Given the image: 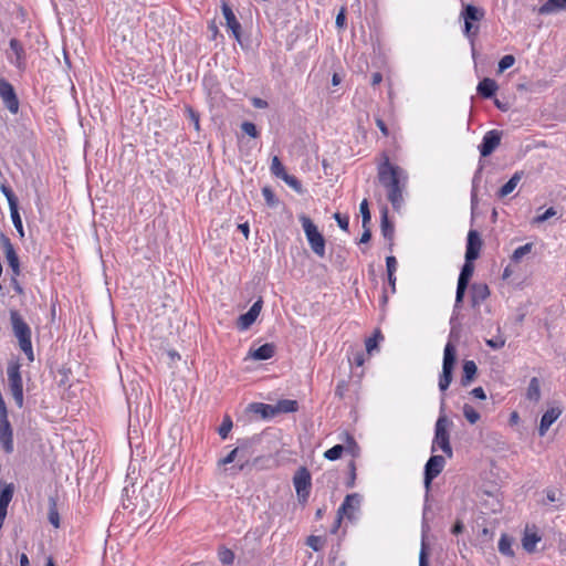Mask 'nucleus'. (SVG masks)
<instances>
[{"instance_id":"obj_1","label":"nucleus","mask_w":566,"mask_h":566,"mask_svg":"<svg viewBox=\"0 0 566 566\" xmlns=\"http://www.w3.org/2000/svg\"><path fill=\"white\" fill-rule=\"evenodd\" d=\"M378 180L387 191V198L392 208L398 210L403 201L402 191L407 180V175L399 166L390 164L386 158L384 163L378 166Z\"/></svg>"},{"instance_id":"obj_2","label":"nucleus","mask_w":566,"mask_h":566,"mask_svg":"<svg viewBox=\"0 0 566 566\" xmlns=\"http://www.w3.org/2000/svg\"><path fill=\"white\" fill-rule=\"evenodd\" d=\"M10 322L14 336L19 340L21 350L25 354L29 361L34 360V354L31 342V328L24 322L23 317L17 310H10Z\"/></svg>"},{"instance_id":"obj_3","label":"nucleus","mask_w":566,"mask_h":566,"mask_svg":"<svg viewBox=\"0 0 566 566\" xmlns=\"http://www.w3.org/2000/svg\"><path fill=\"white\" fill-rule=\"evenodd\" d=\"M449 424L450 421L444 415H441L438 418L434 427V438L431 446V452L433 453L437 451V448H440L448 458H452L453 451L450 444V434L448 431Z\"/></svg>"},{"instance_id":"obj_4","label":"nucleus","mask_w":566,"mask_h":566,"mask_svg":"<svg viewBox=\"0 0 566 566\" xmlns=\"http://www.w3.org/2000/svg\"><path fill=\"white\" fill-rule=\"evenodd\" d=\"M303 230L312 251L319 258L325 256V239L318 231L317 227L313 223L311 218L305 214L300 216Z\"/></svg>"},{"instance_id":"obj_5","label":"nucleus","mask_w":566,"mask_h":566,"mask_svg":"<svg viewBox=\"0 0 566 566\" xmlns=\"http://www.w3.org/2000/svg\"><path fill=\"white\" fill-rule=\"evenodd\" d=\"M455 360V346L452 343L448 342L443 350L442 371L439 377V389L441 391H446L452 381V373Z\"/></svg>"},{"instance_id":"obj_6","label":"nucleus","mask_w":566,"mask_h":566,"mask_svg":"<svg viewBox=\"0 0 566 566\" xmlns=\"http://www.w3.org/2000/svg\"><path fill=\"white\" fill-rule=\"evenodd\" d=\"M461 17L464 20V35L473 42L479 32V25L474 22H479L484 18V10L473 4H465L461 11Z\"/></svg>"},{"instance_id":"obj_7","label":"nucleus","mask_w":566,"mask_h":566,"mask_svg":"<svg viewBox=\"0 0 566 566\" xmlns=\"http://www.w3.org/2000/svg\"><path fill=\"white\" fill-rule=\"evenodd\" d=\"M21 365L18 361L9 363L7 367L8 385L10 392L19 408L23 407V382L20 371Z\"/></svg>"},{"instance_id":"obj_8","label":"nucleus","mask_w":566,"mask_h":566,"mask_svg":"<svg viewBox=\"0 0 566 566\" xmlns=\"http://www.w3.org/2000/svg\"><path fill=\"white\" fill-rule=\"evenodd\" d=\"M293 485L296 491L297 500L301 504H305L310 497L312 489L311 472L306 467H300L293 476Z\"/></svg>"},{"instance_id":"obj_9","label":"nucleus","mask_w":566,"mask_h":566,"mask_svg":"<svg viewBox=\"0 0 566 566\" xmlns=\"http://www.w3.org/2000/svg\"><path fill=\"white\" fill-rule=\"evenodd\" d=\"M361 496L358 493L346 495L344 502L337 510L336 524L333 532H336L343 517H347L348 520H353L355 517V513L359 510Z\"/></svg>"},{"instance_id":"obj_10","label":"nucleus","mask_w":566,"mask_h":566,"mask_svg":"<svg viewBox=\"0 0 566 566\" xmlns=\"http://www.w3.org/2000/svg\"><path fill=\"white\" fill-rule=\"evenodd\" d=\"M473 262L474 261H468V259H465L464 264L461 269V272H460V275L458 279L454 308L460 307L463 302L470 279L472 277L473 272H474Z\"/></svg>"},{"instance_id":"obj_11","label":"nucleus","mask_w":566,"mask_h":566,"mask_svg":"<svg viewBox=\"0 0 566 566\" xmlns=\"http://www.w3.org/2000/svg\"><path fill=\"white\" fill-rule=\"evenodd\" d=\"M446 459L442 455H431L424 465V486L427 493L430 490L432 480L444 469Z\"/></svg>"},{"instance_id":"obj_12","label":"nucleus","mask_w":566,"mask_h":566,"mask_svg":"<svg viewBox=\"0 0 566 566\" xmlns=\"http://www.w3.org/2000/svg\"><path fill=\"white\" fill-rule=\"evenodd\" d=\"M0 97L10 113L17 114L19 111V99L12 84L3 77H0Z\"/></svg>"},{"instance_id":"obj_13","label":"nucleus","mask_w":566,"mask_h":566,"mask_svg":"<svg viewBox=\"0 0 566 566\" xmlns=\"http://www.w3.org/2000/svg\"><path fill=\"white\" fill-rule=\"evenodd\" d=\"M502 132L491 129L486 132L479 145V150L482 157L490 156L501 144Z\"/></svg>"},{"instance_id":"obj_14","label":"nucleus","mask_w":566,"mask_h":566,"mask_svg":"<svg viewBox=\"0 0 566 566\" xmlns=\"http://www.w3.org/2000/svg\"><path fill=\"white\" fill-rule=\"evenodd\" d=\"M0 240L2 243V248H3V252L6 255L7 262H8L9 266L11 268L12 273L14 274V276H19L21 273L20 261H19V256L14 250L13 244L11 243L10 239L4 234H1Z\"/></svg>"},{"instance_id":"obj_15","label":"nucleus","mask_w":566,"mask_h":566,"mask_svg":"<svg viewBox=\"0 0 566 566\" xmlns=\"http://www.w3.org/2000/svg\"><path fill=\"white\" fill-rule=\"evenodd\" d=\"M12 54H8V60L18 70L23 71L25 69V51L22 43L13 38L9 42Z\"/></svg>"},{"instance_id":"obj_16","label":"nucleus","mask_w":566,"mask_h":566,"mask_svg":"<svg viewBox=\"0 0 566 566\" xmlns=\"http://www.w3.org/2000/svg\"><path fill=\"white\" fill-rule=\"evenodd\" d=\"M262 305V298L255 301L247 313L239 316L237 327L240 331H247L248 328H250V326L256 321L258 316L260 315Z\"/></svg>"},{"instance_id":"obj_17","label":"nucleus","mask_w":566,"mask_h":566,"mask_svg":"<svg viewBox=\"0 0 566 566\" xmlns=\"http://www.w3.org/2000/svg\"><path fill=\"white\" fill-rule=\"evenodd\" d=\"M482 249V239L476 230H470L467 238L465 259L475 261Z\"/></svg>"},{"instance_id":"obj_18","label":"nucleus","mask_w":566,"mask_h":566,"mask_svg":"<svg viewBox=\"0 0 566 566\" xmlns=\"http://www.w3.org/2000/svg\"><path fill=\"white\" fill-rule=\"evenodd\" d=\"M222 14L226 19L227 28L232 32V35L237 41L241 40V24L238 21L233 10L227 1H222L221 4Z\"/></svg>"},{"instance_id":"obj_19","label":"nucleus","mask_w":566,"mask_h":566,"mask_svg":"<svg viewBox=\"0 0 566 566\" xmlns=\"http://www.w3.org/2000/svg\"><path fill=\"white\" fill-rule=\"evenodd\" d=\"M0 444L6 453L13 452V433L8 418L0 419Z\"/></svg>"},{"instance_id":"obj_20","label":"nucleus","mask_w":566,"mask_h":566,"mask_svg":"<svg viewBox=\"0 0 566 566\" xmlns=\"http://www.w3.org/2000/svg\"><path fill=\"white\" fill-rule=\"evenodd\" d=\"M470 296L472 307H479L490 296V289L485 283H473Z\"/></svg>"},{"instance_id":"obj_21","label":"nucleus","mask_w":566,"mask_h":566,"mask_svg":"<svg viewBox=\"0 0 566 566\" xmlns=\"http://www.w3.org/2000/svg\"><path fill=\"white\" fill-rule=\"evenodd\" d=\"M562 415V410L557 407L549 408L541 418V423L538 427L539 437H544L549 429V427L558 419Z\"/></svg>"},{"instance_id":"obj_22","label":"nucleus","mask_w":566,"mask_h":566,"mask_svg":"<svg viewBox=\"0 0 566 566\" xmlns=\"http://www.w3.org/2000/svg\"><path fill=\"white\" fill-rule=\"evenodd\" d=\"M238 457V465L239 470L242 471L249 464V459L243 457V450L240 448L233 449L226 458L219 461V464L226 465L232 463Z\"/></svg>"},{"instance_id":"obj_23","label":"nucleus","mask_w":566,"mask_h":566,"mask_svg":"<svg viewBox=\"0 0 566 566\" xmlns=\"http://www.w3.org/2000/svg\"><path fill=\"white\" fill-rule=\"evenodd\" d=\"M275 354V345L272 343H266L261 345L254 350H250V355L255 360H266L274 356Z\"/></svg>"},{"instance_id":"obj_24","label":"nucleus","mask_w":566,"mask_h":566,"mask_svg":"<svg viewBox=\"0 0 566 566\" xmlns=\"http://www.w3.org/2000/svg\"><path fill=\"white\" fill-rule=\"evenodd\" d=\"M250 411L255 415H260L262 419H270L276 416L275 406L266 405L262 402L251 403L249 407Z\"/></svg>"},{"instance_id":"obj_25","label":"nucleus","mask_w":566,"mask_h":566,"mask_svg":"<svg viewBox=\"0 0 566 566\" xmlns=\"http://www.w3.org/2000/svg\"><path fill=\"white\" fill-rule=\"evenodd\" d=\"M497 88L499 86L494 80L485 77L478 84L476 91L482 97L491 98Z\"/></svg>"},{"instance_id":"obj_26","label":"nucleus","mask_w":566,"mask_h":566,"mask_svg":"<svg viewBox=\"0 0 566 566\" xmlns=\"http://www.w3.org/2000/svg\"><path fill=\"white\" fill-rule=\"evenodd\" d=\"M478 371L476 364L473 360H464L462 366L461 385L467 387L474 379Z\"/></svg>"},{"instance_id":"obj_27","label":"nucleus","mask_w":566,"mask_h":566,"mask_svg":"<svg viewBox=\"0 0 566 566\" xmlns=\"http://www.w3.org/2000/svg\"><path fill=\"white\" fill-rule=\"evenodd\" d=\"M523 177V171H516L507 182H505L500 190L497 191L499 198H504L509 196L511 192L514 191V189L517 187L518 182L521 181Z\"/></svg>"},{"instance_id":"obj_28","label":"nucleus","mask_w":566,"mask_h":566,"mask_svg":"<svg viewBox=\"0 0 566 566\" xmlns=\"http://www.w3.org/2000/svg\"><path fill=\"white\" fill-rule=\"evenodd\" d=\"M380 230L385 239L389 241L392 240L395 228L394 224L389 221L387 208L381 210Z\"/></svg>"},{"instance_id":"obj_29","label":"nucleus","mask_w":566,"mask_h":566,"mask_svg":"<svg viewBox=\"0 0 566 566\" xmlns=\"http://www.w3.org/2000/svg\"><path fill=\"white\" fill-rule=\"evenodd\" d=\"M558 10H566V0H547L539 7V14H549Z\"/></svg>"},{"instance_id":"obj_30","label":"nucleus","mask_w":566,"mask_h":566,"mask_svg":"<svg viewBox=\"0 0 566 566\" xmlns=\"http://www.w3.org/2000/svg\"><path fill=\"white\" fill-rule=\"evenodd\" d=\"M526 398L531 401L537 402L541 399V384L538 378L533 377L530 380L527 390H526Z\"/></svg>"},{"instance_id":"obj_31","label":"nucleus","mask_w":566,"mask_h":566,"mask_svg":"<svg viewBox=\"0 0 566 566\" xmlns=\"http://www.w3.org/2000/svg\"><path fill=\"white\" fill-rule=\"evenodd\" d=\"M345 452L353 457V460L360 455V448L353 436L345 432Z\"/></svg>"},{"instance_id":"obj_32","label":"nucleus","mask_w":566,"mask_h":566,"mask_svg":"<svg viewBox=\"0 0 566 566\" xmlns=\"http://www.w3.org/2000/svg\"><path fill=\"white\" fill-rule=\"evenodd\" d=\"M512 538L507 534H502L499 541V552L507 557L514 556V551L512 548Z\"/></svg>"},{"instance_id":"obj_33","label":"nucleus","mask_w":566,"mask_h":566,"mask_svg":"<svg viewBox=\"0 0 566 566\" xmlns=\"http://www.w3.org/2000/svg\"><path fill=\"white\" fill-rule=\"evenodd\" d=\"M541 541V536H538L536 533H528L526 532L522 539L523 548L532 553L535 551L536 544Z\"/></svg>"},{"instance_id":"obj_34","label":"nucleus","mask_w":566,"mask_h":566,"mask_svg":"<svg viewBox=\"0 0 566 566\" xmlns=\"http://www.w3.org/2000/svg\"><path fill=\"white\" fill-rule=\"evenodd\" d=\"M298 408V403L296 400L291 399H282L275 405L276 415L280 412H294Z\"/></svg>"},{"instance_id":"obj_35","label":"nucleus","mask_w":566,"mask_h":566,"mask_svg":"<svg viewBox=\"0 0 566 566\" xmlns=\"http://www.w3.org/2000/svg\"><path fill=\"white\" fill-rule=\"evenodd\" d=\"M545 499L542 501L543 505L548 503L559 502L563 497V492L557 488H547L544 490Z\"/></svg>"},{"instance_id":"obj_36","label":"nucleus","mask_w":566,"mask_h":566,"mask_svg":"<svg viewBox=\"0 0 566 566\" xmlns=\"http://www.w3.org/2000/svg\"><path fill=\"white\" fill-rule=\"evenodd\" d=\"M0 190L8 200L9 208L18 207V198L7 182L0 185Z\"/></svg>"},{"instance_id":"obj_37","label":"nucleus","mask_w":566,"mask_h":566,"mask_svg":"<svg viewBox=\"0 0 566 566\" xmlns=\"http://www.w3.org/2000/svg\"><path fill=\"white\" fill-rule=\"evenodd\" d=\"M533 243H526L516 248L511 256L512 261L518 263L526 254L532 251Z\"/></svg>"},{"instance_id":"obj_38","label":"nucleus","mask_w":566,"mask_h":566,"mask_svg":"<svg viewBox=\"0 0 566 566\" xmlns=\"http://www.w3.org/2000/svg\"><path fill=\"white\" fill-rule=\"evenodd\" d=\"M10 214H11V219H12L14 228L17 229L19 235L21 238H23L24 230H23L22 220H21L18 207L10 208Z\"/></svg>"},{"instance_id":"obj_39","label":"nucleus","mask_w":566,"mask_h":566,"mask_svg":"<svg viewBox=\"0 0 566 566\" xmlns=\"http://www.w3.org/2000/svg\"><path fill=\"white\" fill-rule=\"evenodd\" d=\"M345 452L344 444H336L332 447L331 449L326 450L324 453V457L329 461H336L338 460L342 454Z\"/></svg>"},{"instance_id":"obj_40","label":"nucleus","mask_w":566,"mask_h":566,"mask_svg":"<svg viewBox=\"0 0 566 566\" xmlns=\"http://www.w3.org/2000/svg\"><path fill=\"white\" fill-rule=\"evenodd\" d=\"M285 181L287 186H290L293 190H295L298 193L303 192V186L302 182L293 175H289L287 172L283 175L281 178Z\"/></svg>"},{"instance_id":"obj_41","label":"nucleus","mask_w":566,"mask_h":566,"mask_svg":"<svg viewBox=\"0 0 566 566\" xmlns=\"http://www.w3.org/2000/svg\"><path fill=\"white\" fill-rule=\"evenodd\" d=\"M463 416L471 424L476 423L480 419V413L469 403L463 406Z\"/></svg>"},{"instance_id":"obj_42","label":"nucleus","mask_w":566,"mask_h":566,"mask_svg":"<svg viewBox=\"0 0 566 566\" xmlns=\"http://www.w3.org/2000/svg\"><path fill=\"white\" fill-rule=\"evenodd\" d=\"M271 172L277 177V178H282L284 174H286L285 171V168L284 166L282 165L280 158L277 156H274L272 158V163H271Z\"/></svg>"},{"instance_id":"obj_43","label":"nucleus","mask_w":566,"mask_h":566,"mask_svg":"<svg viewBox=\"0 0 566 566\" xmlns=\"http://www.w3.org/2000/svg\"><path fill=\"white\" fill-rule=\"evenodd\" d=\"M232 420L229 416L224 417L221 426L218 429V433L222 439H226L232 429Z\"/></svg>"},{"instance_id":"obj_44","label":"nucleus","mask_w":566,"mask_h":566,"mask_svg":"<svg viewBox=\"0 0 566 566\" xmlns=\"http://www.w3.org/2000/svg\"><path fill=\"white\" fill-rule=\"evenodd\" d=\"M359 210H360L361 218H363V221H361L363 228H366L370 222V211L368 208V201L366 199H364L360 202Z\"/></svg>"},{"instance_id":"obj_45","label":"nucleus","mask_w":566,"mask_h":566,"mask_svg":"<svg viewBox=\"0 0 566 566\" xmlns=\"http://www.w3.org/2000/svg\"><path fill=\"white\" fill-rule=\"evenodd\" d=\"M219 559L224 565H231L234 562V553L229 548L219 551Z\"/></svg>"},{"instance_id":"obj_46","label":"nucleus","mask_w":566,"mask_h":566,"mask_svg":"<svg viewBox=\"0 0 566 566\" xmlns=\"http://www.w3.org/2000/svg\"><path fill=\"white\" fill-rule=\"evenodd\" d=\"M515 63V57L511 54H507V55H504L500 62H499V73H502L504 72L505 70L510 69L511 66H513Z\"/></svg>"},{"instance_id":"obj_47","label":"nucleus","mask_w":566,"mask_h":566,"mask_svg":"<svg viewBox=\"0 0 566 566\" xmlns=\"http://www.w3.org/2000/svg\"><path fill=\"white\" fill-rule=\"evenodd\" d=\"M306 544L315 552H318L323 548L324 539L321 536L311 535Z\"/></svg>"},{"instance_id":"obj_48","label":"nucleus","mask_w":566,"mask_h":566,"mask_svg":"<svg viewBox=\"0 0 566 566\" xmlns=\"http://www.w3.org/2000/svg\"><path fill=\"white\" fill-rule=\"evenodd\" d=\"M48 517H49L50 523L54 527L57 528L60 526V515H59V512H57V509H56V505L54 502L51 504V506L49 509Z\"/></svg>"},{"instance_id":"obj_49","label":"nucleus","mask_w":566,"mask_h":566,"mask_svg":"<svg viewBox=\"0 0 566 566\" xmlns=\"http://www.w3.org/2000/svg\"><path fill=\"white\" fill-rule=\"evenodd\" d=\"M378 338L382 339L380 332H376L373 337L366 339V350L368 354H371L377 348Z\"/></svg>"},{"instance_id":"obj_50","label":"nucleus","mask_w":566,"mask_h":566,"mask_svg":"<svg viewBox=\"0 0 566 566\" xmlns=\"http://www.w3.org/2000/svg\"><path fill=\"white\" fill-rule=\"evenodd\" d=\"M355 482H356V463H355V460H352L348 463V481L346 483V486L354 488Z\"/></svg>"},{"instance_id":"obj_51","label":"nucleus","mask_w":566,"mask_h":566,"mask_svg":"<svg viewBox=\"0 0 566 566\" xmlns=\"http://www.w3.org/2000/svg\"><path fill=\"white\" fill-rule=\"evenodd\" d=\"M262 195H263L264 200L268 206H270V207L276 206L277 199H276L274 192L269 187H264L262 189Z\"/></svg>"},{"instance_id":"obj_52","label":"nucleus","mask_w":566,"mask_h":566,"mask_svg":"<svg viewBox=\"0 0 566 566\" xmlns=\"http://www.w3.org/2000/svg\"><path fill=\"white\" fill-rule=\"evenodd\" d=\"M241 129L244 134L249 135L252 138H256L259 135L256 126L251 122H243L241 125Z\"/></svg>"},{"instance_id":"obj_53","label":"nucleus","mask_w":566,"mask_h":566,"mask_svg":"<svg viewBox=\"0 0 566 566\" xmlns=\"http://www.w3.org/2000/svg\"><path fill=\"white\" fill-rule=\"evenodd\" d=\"M186 113L188 114V117L190 122L192 123L196 130L200 129V120H199V114L191 107L186 108Z\"/></svg>"},{"instance_id":"obj_54","label":"nucleus","mask_w":566,"mask_h":566,"mask_svg":"<svg viewBox=\"0 0 566 566\" xmlns=\"http://www.w3.org/2000/svg\"><path fill=\"white\" fill-rule=\"evenodd\" d=\"M334 219L336 220L338 227L344 230V231H348V227H349V218L348 216H343L340 213H335L334 214Z\"/></svg>"},{"instance_id":"obj_55","label":"nucleus","mask_w":566,"mask_h":566,"mask_svg":"<svg viewBox=\"0 0 566 566\" xmlns=\"http://www.w3.org/2000/svg\"><path fill=\"white\" fill-rule=\"evenodd\" d=\"M419 566H429L427 544L424 542V538H422L421 543V549L419 554Z\"/></svg>"},{"instance_id":"obj_56","label":"nucleus","mask_w":566,"mask_h":566,"mask_svg":"<svg viewBox=\"0 0 566 566\" xmlns=\"http://www.w3.org/2000/svg\"><path fill=\"white\" fill-rule=\"evenodd\" d=\"M397 260L395 256L390 255L386 258V268H387V274L388 276H392L395 272L397 271Z\"/></svg>"},{"instance_id":"obj_57","label":"nucleus","mask_w":566,"mask_h":566,"mask_svg":"<svg viewBox=\"0 0 566 566\" xmlns=\"http://www.w3.org/2000/svg\"><path fill=\"white\" fill-rule=\"evenodd\" d=\"M350 363L356 365L357 367H360L365 363V354L363 350H358L353 354L352 358H349Z\"/></svg>"},{"instance_id":"obj_58","label":"nucleus","mask_w":566,"mask_h":566,"mask_svg":"<svg viewBox=\"0 0 566 566\" xmlns=\"http://www.w3.org/2000/svg\"><path fill=\"white\" fill-rule=\"evenodd\" d=\"M555 214H556V210L553 207H551L543 214L537 216L534 221L536 223H542V222L548 220L549 218L554 217Z\"/></svg>"},{"instance_id":"obj_59","label":"nucleus","mask_w":566,"mask_h":566,"mask_svg":"<svg viewBox=\"0 0 566 566\" xmlns=\"http://www.w3.org/2000/svg\"><path fill=\"white\" fill-rule=\"evenodd\" d=\"M346 388H347V385L345 381H339L335 388V395L338 397V398H344L345 396V391H346Z\"/></svg>"},{"instance_id":"obj_60","label":"nucleus","mask_w":566,"mask_h":566,"mask_svg":"<svg viewBox=\"0 0 566 566\" xmlns=\"http://www.w3.org/2000/svg\"><path fill=\"white\" fill-rule=\"evenodd\" d=\"M375 122H376V126L379 128L382 136L387 137L389 135V130H388L386 123L379 117H377Z\"/></svg>"},{"instance_id":"obj_61","label":"nucleus","mask_w":566,"mask_h":566,"mask_svg":"<svg viewBox=\"0 0 566 566\" xmlns=\"http://www.w3.org/2000/svg\"><path fill=\"white\" fill-rule=\"evenodd\" d=\"M505 342L503 339H488L486 345L493 349H500L504 346Z\"/></svg>"},{"instance_id":"obj_62","label":"nucleus","mask_w":566,"mask_h":566,"mask_svg":"<svg viewBox=\"0 0 566 566\" xmlns=\"http://www.w3.org/2000/svg\"><path fill=\"white\" fill-rule=\"evenodd\" d=\"M471 395L478 399H485L486 395L482 387H475L472 389Z\"/></svg>"},{"instance_id":"obj_63","label":"nucleus","mask_w":566,"mask_h":566,"mask_svg":"<svg viewBox=\"0 0 566 566\" xmlns=\"http://www.w3.org/2000/svg\"><path fill=\"white\" fill-rule=\"evenodd\" d=\"M11 284H12V287L14 290V292L17 294H23L24 291H23V287L21 286V284L18 282L17 280V276H14V274L12 275V279H11Z\"/></svg>"},{"instance_id":"obj_64","label":"nucleus","mask_w":566,"mask_h":566,"mask_svg":"<svg viewBox=\"0 0 566 566\" xmlns=\"http://www.w3.org/2000/svg\"><path fill=\"white\" fill-rule=\"evenodd\" d=\"M463 530H464V525H463V523H462L460 520H458V521L454 523V525L452 526V528H451V533H452L453 535H458V534L462 533V532H463Z\"/></svg>"}]
</instances>
